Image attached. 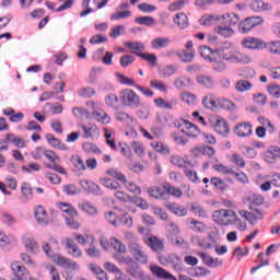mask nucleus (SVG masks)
Instances as JSON below:
<instances>
[{"label":"nucleus","mask_w":280,"mask_h":280,"mask_svg":"<svg viewBox=\"0 0 280 280\" xmlns=\"http://www.w3.org/2000/svg\"><path fill=\"white\" fill-rule=\"evenodd\" d=\"M116 78L118 80V82L120 84H125L126 86H138L136 83H135V80L119 73V72H116Z\"/></svg>","instance_id":"obj_51"},{"label":"nucleus","mask_w":280,"mask_h":280,"mask_svg":"<svg viewBox=\"0 0 280 280\" xmlns=\"http://www.w3.org/2000/svg\"><path fill=\"white\" fill-rule=\"evenodd\" d=\"M106 174H108V176H112V178H116V180L122 183L127 191L137 195L141 194V188L137 186L133 182H128V179H126V175L117 171V168H109L107 170Z\"/></svg>","instance_id":"obj_5"},{"label":"nucleus","mask_w":280,"mask_h":280,"mask_svg":"<svg viewBox=\"0 0 280 280\" xmlns=\"http://www.w3.org/2000/svg\"><path fill=\"white\" fill-rule=\"evenodd\" d=\"M187 3H189V0H176L168 5V10L170 12H178V10H183Z\"/></svg>","instance_id":"obj_46"},{"label":"nucleus","mask_w":280,"mask_h":280,"mask_svg":"<svg viewBox=\"0 0 280 280\" xmlns=\"http://www.w3.org/2000/svg\"><path fill=\"white\" fill-rule=\"evenodd\" d=\"M221 16H223L222 21H224V23H226V25L230 27H235V25L240 23V15L235 13H230Z\"/></svg>","instance_id":"obj_35"},{"label":"nucleus","mask_w":280,"mask_h":280,"mask_svg":"<svg viewBox=\"0 0 280 280\" xmlns=\"http://www.w3.org/2000/svg\"><path fill=\"white\" fill-rule=\"evenodd\" d=\"M190 224V229L195 231V233H205L207 231V225L196 219H191Z\"/></svg>","instance_id":"obj_45"},{"label":"nucleus","mask_w":280,"mask_h":280,"mask_svg":"<svg viewBox=\"0 0 280 280\" xmlns=\"http://www.w3.org/2000/svg\"><path fill=\"white\" fill-rule=\"evenodd\" d=\"M151 272L152 275L158 277V279L176 280V277H174L172 273L167 272L165 269H163L160 266H151Z\"/></svg>","instance_id":"obj_23"},{"label":"nucleus","mask_w":280,"mask_h":280,"mask_svg":"<svg viewBox=\"0 0 280 280\" xmlns=\"http://www.w3.org/2000/svg\"><path fill=\"white\" fill-rule=\"evenodd\" d=\"M184 174L188 178V180H191V183H195L196 185H198V183H200V177H198V174L196 172H194L192 170L185 168Z\"/></svg>","instance_id":"obj_60"},{"label":"nucleus","mask_w":280,"mask_h":280,"mask_svg":"<svg viewBox=\"0 0 280 280\" xmlns=\"http://www.w3.org/2000/svg\"><path fill=\"white\" fill-rule=\"evenodd\" d=\"M171 163L173 165H176L177 167H183L184 170H187V168L191 167V162L186 161L185 159H183L178 155H174L171 159Z\"/></svg>","instance_id":"obj_36"},{"label":"nucleus","mask_w":280,"mask_h":280,"mask_svg":"<svg viewBox=\"0 0 280 280\" xmlns=\"http://www.w3.org/2000/svg\"><path fill=\"white\" fill-rule=\"evenodd\" d=\"M210 185H213L215 189H219V191H226L229 189V185L224 183V180L218 178V177H211Z\"/></svg>","instance_id":"obj_44"},{"label":"nucleus","mask_w":280,"mask_h":280,"mask_svg":"<svg viewBox=\"0 0 280 280\" xmlns=\"http://www.w3.org/2000/svg\"><path fill=\"white\" fill-rule=\"evenodd\" d=\"M229 161L230 163L236 165V167H246V161H244V158H242L238 153H233Z\"/></svg>","instance_id":"obj_48"},{"label":"nucleus","mask_w":280,"mask_h":280,"mask_svg":"<svg viewBox=\"0 0 280 280\" xmlns=\"http://www.w3.org/2000/svg\"><path fill=\"white\" fill-rule=\"evenodd\" d=\"M264 24V18L261 16H249L246 18L238 24L240 34H248L253 27H257V25Z\"/></svg>","instance_id":"obj_7"},{"label":"nucleus","mask_w":280,"mask_h":280,"mask_svg":"<svg viewBox=\"0 0 280 280\" xmlns=\"http://www.w3.org/2000/svg\"><path fill=\"white\" fill-rule=\"evenodd\" d=\"M147 246L151 247L153 253H163L165 249V244L161 241V238L156 236H150L145 240Z\"/></svg>","instance_id":"obj_10"},{"label":"nucleus","mask_w":280,"mask_h":280,"mask_svg":"<svg viewBox=\"0 0 280 280\" xmlns=\"http://www.w3.org/2000/svg\"><path fill=\"white\" fill-rule=\"evenodd\" d=\"M220 56L223 60H226V62H232L237 65H250V62L253 61V58H250V56L244 52H240L236 49L223 50L220 54Z\"/></svg>","instance_id":"obj_3"},{"label":"nucleus","mask_w":280,"mask_h":280,"mask_svg":"<svg viewBox=\"0 0 280 280\" xmlns=\"http://www.w3.org/2000/svg\"><path fill=\"white\" fill-rule=\"evenodd\" d=\"M153 102L158 108H164L166 110H172V108H174V106L178 104L177 98H171L170 101H167L163 97H158V98H154Z\"/></svg>","instance_id":"obj_17"},{"label":"nucleus","mask_w":280,"mask_h":280,"mask_svg":"<svg viewBox=\"0 0 280 280\" xmlns=\"http://www.w3.org/2000/svg\"><path fill=\"white\" fill-rule=\"evenodd\" d=\"M178 71V67L176 65H168L164 66L159 70L160 78H163L164 80H167V78H172L174 73Z\"/></svg>","instance_id":"obj_26"},{"label":"nucleus","mask_w":280,"mask_h":280,"mask_svg":"<svg viewBox=\"0 0 280 280\" xmlns=\"http://www.w3.org/2000/svg\"><path fill=\"white\" fill-rule=\"evenodd\" d=\"M72 113L78 119H86L89 117V110L83 107H74L72 108Z\"/></svg>","instance_id":"obj_59"},{"label":"nucleus","mask_w":280,"mask_h":280,"mask_svg":"<svg viewBox=\"0 0 280 280\" xmlns=\"http://www.w3.org/2000/svg\"><path fill=\"white\" fill-rule=\"evenodd\" d=\"M212 219L213 222H217V224H220L221 226H229L231 224H235V222H240L237 212L231 209H220L213 211Z\"/></svg>","instance_id":"obj_2"},{"label":"nucleus","mask_w":280,"mask_h":280,"mask_svg":"<svg viewBox=\"0 0 280 280\" xmlns=\"http://www.w3.org/2000/svg\"><path fill=\"white\" fill-rule=\"evenodd\" d=\"M170 37H155L151 42L152 49H165V47H170Z\"/></svg>","instance_id":"obj_29"},{"label":"nucleus","mask_w":280,"mask_h":280,"mask_svg":"<svg viewBox=\"0 0 280 280\" xmlns=\"http://www.w3.org/2000/svg\"><path fill=\"white\" fill-rule=\"evenodd\" d=\"M242 47L245 49H261L264 47V42L255 37H246L241 43Z\"/></svg>","instance_id":"obj_14"},{"label":"nucleus","mask_w":280,"mask_h":280,"mask_svg":"<svg viewBox=\"0 0 280 280\" xmlns=\"http://www.w3.org/2000/svg\"><path fill=\"white\" fill-rule=\"evenodd\" d=\"M55 264H57V266H60V268H71V260L67 259L63 256H56L54 259Z\"/></svg>","instance_id":"obj_57"},{"label":"nucleus","mask_w":280,"mask_h":280,"mask_svg":"<svg viewBox=\"0 0 280 280\" xmlns=\"http://www.w3.org/2000/svg\"><path fill=\"white\" fill-rule=\"evenodd\" d=\"M92 117H93V119L98 121V124H110V116H108L106 110H104V109H102L100 107L95 108L92 112Z\"/></svg>","instance_id":"obj_19"},{"label":"nucleus","mask_w":280,"mask_h":280,"mask_svg":"<svg viewBox=\"0 0 280 280\" xmlns=\"http://www.w3.org/2000/svg\"><path fill=\"white\" fill-rule=\"evenodd\" d=\"M34 215L37 224H40L42 226L45 224H49V217L47 215V210H45V207L43 206L35 207Z\"/></svg>","instance_id":"obj_11"},{"label":"nucleus","mask_w":280,"mask_h":280,"mask_svg":"<svg viewBox=\"0 0 280 280\" xmlns=\"http://www.w3.org/2000/svg\"><path fill=\"white\" fill-rule=\"evenodd\" d=\"M80 185L84 191H89V194H100L101 188L97 186V184L88 182V180H81Z\"/></svg>","instance_id":"obj_31"},{"label":"nucleus","mask_w":280,"mask_h":280,"mask_svg":"<svg viewBox=\"0 0 280 280\" xmlns=\"http://www.w3.org/2000/svg\"><path fill=\"white\" fill-rule=\"evenodd\" d=\"M267 49H268V51H270V54H275L276 56H280V42L279 40L270 42L267 45Z\"/></svg>","instance_id":"obj_62"},{"label":"nucleus","mask_w":280,"mask_h":280,"mask_svg":"<svg viewBox=\"0 0 280 280\" xmlns=\"http://www.w3.org/2000/svg\"><path fill=\"white\" fill-rule=\"evenodd\" d=\"M238 214L241 218H244V220H247V222H255L256 220L264 219V213L259 209L254 210V213L246 210H240Z\"/></svg>","instance_id":"obj_16"},{"label":"nucleus","mask_w":280,"mask_h":280,"mask_svg":"<svg viewBox=\"0 0 280 280\" xmlns=\"http://www.w3.org/2000/svg\"><path fill=\"white\" fill-rule=\"evenodd\" d=\"M250 8L254 12H264V11L272 10V4L268 2H264V0H254L250 3Z\"/></svg>","instance_id":"obj_28"},{"label":"nucleus","mask_w":280,"mask_h":280,"mask_svg":"<svg viewBox=\"0 0 280 280\" xmlns=\"http://www.w3.org/2000/svg\"><path fill=\"white\" fill-rule=\"evenodd\" d=\"M189 84H191V79L187 78V77H177L174 81V86L175 89H185L186 86H189Z\"/></svg>","instance_id":"obj_42"},{"label":"nucleus","mask_w":280,"mask_h":280,"mask_svg":"<svg viewBox=\"0 0 280 280\" xmlns=\"http://www.w3.org/2000/svg\"><path fill=\"white\" fill-rule=\"evenodd\" d=\"M114 259L119 264L127 266V275H130L133 279H143V270H141V266H139V262L135 261L132 257L114 254Z\"/></svg>","instance_id":"obj_1"},{"label":"nucleus","mask_w":280,"mask_h":280,"mask_svg":"<svg viewBox=\"0 0 280 280\" xmlns=\"http://www.w3.org/2000/svg\"><path fill=\"white\" fill-rule=\"evenodd\" d=\"M191 211L196 215H199V218H207V210L201 208L199 203H191Z\"/></svg>","instance_id":"obj_61"},{"label":"nucleus","mask_w":280,"mask_h":280,"mask_svg":"<svg viewBox=\"0 0 280 280\" xmlns=\"http://www.w3.org/2000/svg\"><path fill=\"white\" fill-rule=\"evenodd\" d=\"M10 268L12 272L11 280H27V277H30V270L19 260H12Z\"/></svg>","instance_id":"obj_6"},{"label":"nucleus","mask_w":280,"mask_h":280,"mask_svg":"<svg viewBox=\"0 0 280 280\" xmlns=\"http://www.w3.org/2000/svg\"><path fill=\"white\" fill-rule=\"evenodd\" d=\"M136 56H139V58H142L143 60H148L152 67H156V62H159V57L154 54H145V52H137L132 51Z\"/></svg>","instance_id":"obj_34"},{"label":"nucleus","mask_w":280,"mask_h":280,"mask_svg":"<svg viewBox=\"0 0 280 280\" xmlns=\"http://www.w3.org/2000/svg\"><path fill=\"white\" fill-rule=\"evenodd\" d=\"M135 62V56L132 55H125L120 58V67L126 69V67H130Z\"/></svg>","instance_id":"obj_64"},{"label":"nucleus","mask_w":280,"mask_h":280,"mask_svg":"<svg viewBox=\"0 0 280 280\" xmlns=\"http://www.w3.org/2000/svg\"><path fill=\"white\" fill-rule=\"evenodd\" d=\"M1 222L7 226H14V224H16V218L9 212H3L1 215Z\"/></svg>","instance_id":"obj_49"},{"label":"nucleus","mask_w":280,"mask_h":280,"mask_svg":"<svg viewBox=\"0 0 280 280\" xmlns=\"http://www.w3.org/2000/svg\"><path fill=\"white\" fill-rule=\"evenodd\" d=\"M112 246L116 250L115 255L126 254V250H127L126 246L117 237H112Z\"/></svg>","instance_id":"obj_40"},{"label":"nucleus","mask_w":280,"mask_h":280,"mask_svg":"<svg viewBox=\"0 0 280 280\" xmlns=\"http://www.w3.org/2000/svg\"><path fill=\"white\" fill-rule=\"evenodd\" d=\"M198 255L200 259H202L203 264L209 266V268H218V266H222V260L213 258L207 253H199Z\"/></svg>","instance_id":"obj_20"},{"label":"nucleus","mask_w":280,"mask_h":280,"mask_svg":"<svg viewBox=\"0 0 280 280\" xmlns=\"http://www.w3.org/2000/svg\"><path fill=\"white\" fill-rule=\"evenodd\" d=\"M82 148L86 154H102V149H100L95 143L85 142Z\"/></svg>","instance_id":"obj_41"},{"label":"nucleus","mask_w":280,"mask_h":280,"mask_svg":"<svg viewBox=\"0 0 280 280\" xmlns=\"http://www.w3.org/2000/svg\"><path fill=\"white\" fill-rule=\"evenodd\" d=\"M151 148H153V150L160 154H170V147L161 141L151 142Z\"/></svg>","instance_id":"obj_39"},{"label":"nucleus","mask_w":280,"mask_h":280,"mask_svg":"<svg viewBox=\"0 0 280 280\" xmlns=\"http://www.w3.org/2000/svg\"><path fill=\"white\" fill-rule=\"evenodd\" d=\"M45 139L48 145L51 148H56L57 150H69V148L60 141V139L56 138L54 133H46Z\"/></svg>","instance_id":"obj_24"},{"label":"nucleus","mask_w":280,"mask_h":280,"mask_svg":"<svg viewBox=\"0 0 280 280\" xmlns=\"http://www.w3.org/2000/svg\"><path fill=\"white\" fill-rule=\"evenodd\" d=\"M78 94L80 97H93V95H96L95 89L88 86L79 90Z\"/></svg>","instance_id":"obj_63"},{"label":"nucleus","mask_w":280,"mask_h":280,"mask_svg":"<svg viewBox=\"0 0 280 280\" xmlns=\"http://www.w3.org/2000/svg\"><path fill=\"white\" fill-rule=\"evenodd\" d=\"M138 25H145L147 27H152V25L156 24V20L152 16H139L135 20Z\"/></svg>","instance_id":"obj_43"},{"label":"nucleus","mask_w":280,"mask_h":280,"mask_svg":"<svg viewBox=\"0 0 280 280\" xmlns=\"http://www.w3.org/2000/svg\"><path fill=\"white\" fill-rule=\"evenodd\" d=\"M253 89V83L246 80H241L236 83V91L238 93H244L246 91H250Z\"/></svg>","instance_id":"obj_53"},{"label":"nucleus","mask_w":280,"mask_h":280,"mask_svg":"<svg viewBox=\"0 0 280 280\" xmlns=\"http://www.w3.org/2000/svg\"><path fill=\"white\" fill-rule=\"evenodd\" d=\"M72 164L74 165V173L80 175V172H86V164L80 156L72 158Z\"/></svg>","instance_id":"obj_32"},{"label":"nucleus","mask_w":280,"mask_h":280,"mask_svg":"<svg viewBox=\"0 0 280 280\" xmlns=\"http://www.w3.org/2000/svg\"><path fill=\"white\" fill-rule=\"evenodd\" d=\"M214 130L218 132V135H221L222 137H226L229 132H231V129L229 127V122L224 118H218L214 124Z\"/></svg>","instance_id":"obj_18"},{"label":"nucleus","mask_w":280,"mask_h":280,"mask_svg":"<svg viewBox=\"0 0 280 280\" xmlns=\"http://www.w3.org/2000/svg\"><path fill=\"white\" fill-rule=\"evenodd\" d=\"M81 209H82V211H84V213H88V215L97 214V208L90 202L82 203Z\"/></svg>","instance_id":"obj_58"},{"label":"nucleus","mask_w":280,"mask_h":280,"mask_svg":"<svg viewBox=\"0 0 280 280\" xmlns=\"http://www.w3.org/2000/svg\"><path fill=\"white\" fill-rule=\"evenodd\" d=\"M80 130H82L84 139H97L100 137V128L95 125H81Z\"/></svg>","instance_id":"obj_12"},{"label":"nucleus","mask_w":280,"mask_h":280,"mask_svg":"<svg viewBox=\"0 0 280 280\" xmlns=\"http://www.w3.org/2000/svg\"><path fill=\"white\" fill-rule=\"evenodd\" d=\"M196 80L197 84H200V86H203V89H213L215 85L213 78L207 74H199L197 75Z\"/></svg>","instance_id":"obj_25"},{"label":"nucleus","mask_w":280,"mask_h":280,"mask_svg":"<svg viewBox=\"0 0 280 280\" xmlns=\"http://www.w3.org/2000/svg\"><path fill=\"white\" fill-rule=\"evenodd\" d=\"M201 58L209 62H218V51L212 50L209 46H201L199 49Z\"/></svg>","instance_id":"obj_15"},{"label":"nucleus","mask_w":280,"mask_h":280,"mask_svg":"<svg viewBox=\"0 0 280 280\" xmlns=\"http://www.w3.org/2000/svg\"><path fill=\"white\" fill-rule=\"evenodd\" d=\"M164 189L167 194H170L171 196H174L175 198H180V196H183V190L170 184H165Z\"/></svg>","instance_id":"obj_56"},{"label":"nucleus","mask_w":280,"mask_h":280,"mask_svg":"<svg viewBox=\"0 0 280 280\" xmlns=\"http://www.w3.org/2000/svg\"><path fill=\"white\" fill-rule=\"evenodd\" d=\"M175 126L182 130L186 137L196 138L198 135H200V129H198V126L180 118L177 124L175 122Z\"/></svg>","instance_id":"obj_8"},{"label":"nucleus","mask_w":280,"mask_h":280,"mask_svg":"<svg viewBox=\"0 0 280 280\" xmlns=\"http://www.w3.org/2000/svg\"><path fill=\"white\" fill-rule=\"evenodd\" d=\"M148 194L150 198H154L155 200H163L165 199V196H167V192L163 188L156 186L149 187Z\"/></svg>","instance_id":"obj_27"},{"label":"nucleus","mask_w":280,"mask_h":280,"mask_svg":"<svg viewBox=\"0 0 280 280\" xmlns=\"http://www.w3.org/2000/svg\"><path fill=\"white\" fill-rule=\"evenodd\" d=\"M166 209L171 211V213H174V215H187V209L185 207L178 205V203H167Z\"/></svg>","instance_id":"obj_30"},{"label":"nucleus","mask_w":280,"mask_h":280,"mask_svg":"<svg viewBox=\"0 0 280 280\" xmlns=\"http://www.w3.org/2000/svg\"><path fill=\"white\" fill-rule=\"evenodd\" d=\"M173 23L177 25L178 30H187L189 27V18L184 12H180L175 15Z\"/></svg>","instance_id":"obj_21"},{"label":"nucleus","mask_w":280,"mask_h":280,"mask_svg":"<svg viewBox=\"0 0 280 280\" xmlns=\"http://www.w3.org/2000/svg\"><path fill=\"white\" fill-rule=\"evenodd\" d=\"M222 19L223 16L220 14H203L199 20V24L203 25V27H211V25L222 22Z\"/></svg>","instance_id":"obj_9"},{"label":"nucleus","mask_w":280,"mask_h":280,"mask_svg":"<svg viewBox=\"0 0 280 280\" xmlns=\"http://www.w3.org/2000/svg\"><path fill=\"white\" fill-rule=\"evenodd\" d=\"M202 106H205L208 110H213V108H217L215 106V95L213 94H207L203 98H202Z\"/></svg>","instance_id":"obj_37"},{"label":"nucleus","mask_w":280,"mask_h":280,"mask_svg":"<svg viewBox=\"0 0 280 280\" xmlns=\"http://www.w3.org/2000/svg\"><path fill=\"white\" fill-rule=\"evenodd\" d=\"M105 104L109 106V108H118L119 106V97L115 94H108L105 97Z\"/></svg>","instance_id":"obj_52"},{"label":"nucleus","mask_w":280,"mask_h":280,"mask_svg":"<svg viewBox=\"0 0 280 280\" xmlns=\"http://www.w3.org/2000/svg\"><path fill=\"white\" fill-rule=\"evenodd\" d=\"M100 184L103 185V187H106V189H119V183L108 177L101 178Z\"/></svg>","instance_id":"obj_47"},{"label":"nucleus","mask_w":280,"mask_h":280,"mask_svg":"<svg viewBox=\"0 0 280 280\" xmlns=\"http://www.w3.org/2000/svg\"><path fill=\"white\" fill-rule=\"evenodd\" d=\"M214 32L220 36H223V38H231V36L235 34V31H233L231 26H218L214 28Z\"/></svg>","instance_id":"obj_38"},{"label":"nucleus","mask_w":280,"mask_h":280,"mask_svg":"<svg viewBox=\"0 0 280 280\" xmlns=\"http://www.w3.org/2000/svg\"><path fill=\"white\" fill-rule=\"evenodd\" d=\"M265 159L267 163H277V159H280V148L277 145H271L268 148Z\"/></svg>","instance_id":"obj_22"},{"label":"nucleus","mask_w":280,"mask_h":280,"mask_svg":"<svg viewBox=\"0 0 280 280\" xmlns=\"http://www.w3.org/2000/svg\"><path fill=\"white\" fill-rule=\"evenodd\" d=\"M24 246L27 250H31V253H38V244L32 237H26L24 240Z\"/></svg>","instance_id":"obj_55"},{"label":"nucleus","mask_w":280,"mask_h":280,"mask_svg":"<svg viewBox=\"0 0 280 280\" xmlns=\"http://www.w3.org/2000/svg\"><path fill=\"white\" fill-rule=\"evenodd\" d=\"M119 100L122 106H127L128 108H139L141 106V97L130 89L121 90Z\"/></svg>","instance_id":"obj_4"},{"label":"nucleus","mask_w":280,"mask_h":280,"mask_svg":"<svg viewBox=\"0 0 280 280\" xmlns=\"http://www.w3.org/2000/svg\"><path fill=\"white\" fill-rule=\"evenodd\" d=\"M180 100L182 102H184V104H187L188 106L196 104V95L189 92H183L180 94Z\"/></svg>","instance_id":"obj_50"},{"label":"nucleus","mask_w":280,"mask_h":280,"mask_svg":"<svg viewBox=\"0 0 280 280\" xmlns=\"http://www.w3.org/2000/svg\"><path fill=\"white\" fill-rule=\"evenodd\" d=\"M21 194L25 198V200H32L34 198V189H32V185L25 182L22 183Z\"/></svg>","instance_id":"obj_33"},{"label":"nucleus","mask_w":280,"mask_h":280,"mask_svg":"<svg viewBox=\"0 0 280 280\" xmlns=\"http://www.w3.org/2000/svg\"><path fill=\"white\" fill-rule=\"evenodd\" d=\"M234 132L237 137H250L253 135V126L248 122H241L234 127Z\"/></svg>","instance_id":"obj_13"},{"label":"nucleus","mask_w":280,"mask_h":280,"mask_svg":"<svg viewBox=\"0 0 280 280\" xmlns=\"http://www.w3.org/2000/svg\"><path fill=\"white\" fill-rule=\"evenodd\" d=\"M125 47L127 49H133L135 51H145V45L141 42H126Z\"/></svg>","instance_id":"obj_54"}]
</instances>
